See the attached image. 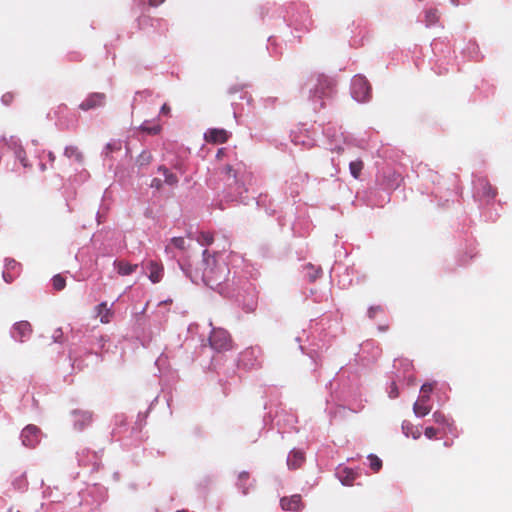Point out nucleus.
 I'll list each match as a JSON object with an SVG mask.
<instances>
[{
  "label": "nucleus",
  "instance_id": "obj_12",
  "mask_svg": "<svg viewBox=\"0 0 512 512\" xmlns=\"http://www.w3.org/2000/svg\"><path fill=\"white\" fill-rule=\"evenodd\" d=\"M430 400L429 395H421L419 399L413 405V411L416 416L424 417L431 411V406L428 404Z\"/></svg>",
  "mask_w": 512,
  "mask_h": 512
},
{
  "label": "nucleus",
  "instance_id": "obj_15",
  "mask_svg": "<svg viewBox=\"0 0 512 512\" xmlns=\"http://www.w3.org/2000/svg\"><path fill=\"white\" fill-rule=\"evenodd\" d=\"M305 461L304 453L299 450L290 452L287 458V465L290 469L295 470L301 467Z\"/></svg>",
  "mask_w": 512,
  "mask_h": 512
},
{
  "label": "nucleus",
  "instance_id": "obj_37",
  "mask_svg": "<svg viewBox=\"0 0 512 512\" xmlns=\"http://www.w3.org/2000/svg\"><path fill=\"white\" fill-rule=\"evenodd\" d=\"M438 433V430L435 429L434 427H427L424 431V434L425 436L428 438V439H433L436 437Z\"/></svg>",
  "mask_w": 512,
  "mask_h": 512
},
{
  "label": "nucleus",
  "instance_id": "obj_26",
  "mask_svg": "<svg viewBox=\"0 0 512 512\" xmlns=\"http://www.w3.org/2000/svg\"><path fill=\"white\" fill-rule=\"evenodd\" d=\"M364 164L361 160L352 161L349 164L350 173L354 178H359Z\"/></svg>",
  "mask_w": 512,
  "mask_h": 512
},
{
  "label": "nucleus",
  "instance_id": "obj_35",
  "mask_svg": "<svg viewBox=\"0 0 512 512\" xmlns=\"http://www.w3.org/2000/svg\"><path fill=\"white\" fill-rule=\"evenodd\" d=\"M228 178L232 177L233 179H236V171L231 165H226L223 168L222 171Z\"/></svg>",
  "mask_w": 512,
  "mask_h": 512
},
{
  "label": "nucleus",
  "instance_id": "obj_22",
  "mask_svg": "<svg viewBox=\"0 0 512 512\" xmlns=\"http://www.w3.org/2000/svg\"><path fill=\"white\" fill-rule=\"evenodd\" d=\"M158 171L163 173L165 177V183L168 185L174 186L178 183V177L170 172L165 166H159Z\"/></svg>",
  "mask_w": 512,
  "mask_h": 512
},
{
  "label": "nucleus",
  "instance_id": "obj_29",
  "mask_svg": "<svg viewBox=\"0 0 512 512\" xmlns=\"http://www.w3.org/2000/svg\"><path fill=\"white\" fill-rule=\"evenodd\" d=\"M197 241L201 244V245H211L214 241V236L212 233L210 232H201L199 234V236L197 237Z\"/></svg>",
  "mask_w": 512,
  "mask_h": 512
},
{
  "label": "nucleus",
  "instance_id": "obj_19",
  "mask_svg": "<svg viewBox=\"0 0 512 512\" xmlns=\"http://www.w3.org/2000/svg\"><path fill=\"white\" fill-rule=\"evenodd\" d=\"M236 485L239 489H241L243 495H247L249 493L250 487L252 486L250 481V474L246 471L239 473Z\"/></svg>",
  "mask_w": 512,
  "mask_h": 512
},
{
  "label": "nucleus",
  "instance_id": "obj_32",
  "mask_svg": "<svg viewBox=\"0 0 512 512\" xmlns=\"http://www.w3.org/2000/svg\"><path fill=\"white\" fill-rule=\"evenodd\" d=\"M152 161V154L149 151H143L137 158L140 166L148 165Z\"/></svg>",
  "mask_w": 512,
  "mask_h": 512
},
{
  "label": "nucleus",
  "instance_id": "obj_47",
  "mask_svg": "<svg viewBox=\"0 0 512 512\" xmlns=\"http://www.w3.org/2000/svg\"><path fill=\"white\" fill-rule=\"evenodd\" d=\"M301 177H302V180H303V181H306V180H308L309 175H308L307 173H305V174H303Z\"/></svg>",
  "mask_w": 512,
  "mask_h": 512
},
{
  "label": "nucleus",
  "instance_id": "obj_21",
  "mask_svg": "<svg viewBox=\"0 0 512 512\" xmlns=\"http://www.w3.org/2000/svg\"><path fill=\"white\" fill-rule=\"evenodd\" d=\"M188 244L186 243L185 239L183 237H173L170 240V243L166 246L165 251L166 253H171L172 249H178L180 251H185L188 248Z\"/></svg>",
  "mask_w": 512,
  "mask_h": 512
},
{
  "label": "nucleus",
  "instance_id": "obj_10",
  "mask_svg": "<svg viewBox=\"0 0 512 512\" xmlns=\"http://www.w3.org/2000/svg\"><path fill=\"white\" fill-rule=\"evenodd\" d=\"M105 99L106 96L104 93H92L79 105V108L87 111L101 107L104 105Z\"/></svg>",
  "mask_w": 512,
  "mask_h": 512
},
{
  "label": "nucleus",
  "instance_id": "obj_24",
  "mask_svg": "<svg viewBox=\"0 0 512 512\" xmlns=\"http://www.w3.org/2000/svg\"><path fill=\"white\" fill-rule=\"evenodd\" d=\"M68 158H74L78 162L83 161V155L76 146H68L64 152Z\"/></svg>",
  "mask_w": 512,
  "mask_h": 512
},
{
  "label": "nucleus",
  "instance_id": "obj_41",
  "mask_svg": "<svg viewBox=\"0 0 512 512\" xmlns=\"http://www.w3.org/2000/svg\"><path fill=\"white\" fill-rule=\"evenodd\" d=\"M62 331L61 329H57L53 334V338L55 342H62Z\"/></svg>",
  "mask_w": 512,
  "mask_h": 512
},
{
  "label": "nucleus",
  "instance_id": "obj_48",
  "mask_svg": "<svg viewBox=\"0 0 512 512\" xmlns=\"http://www.w3.org/2000/svg\"><path fill=\"white\" fill-rule=\"evenodd\" d=\"M176 512H188L187 510H177Z\"/></svg>",
  "mask_w": 512,
  "mask_h": 512
},
{
  "label": "nucleus",
  "instance_id": "obj_27",
  "mask_svg": "<svg viewBox=\"0 0 512 512\" xmlns=\"http://www.w3.org/2000/svg\"><path fill=\"white\" fill-rule=\"evenodd\" d=\"M402 429L406 436L412 435V437L414 439H418L421 435V433L418 429L416 431H414L413 425L409 422H404L402 424Z\"/></svg>",
  "mask_w": 512,
  "mask_h": 512
},
{
  "label": "nucleus",
  "instance_id": "obj_6",
  "mask_svg": "<svg viewBox=\"0 0 512 512\" xmlns=\"http://www.w3.org/2000/svg\"><path fill=\"white\" fill-rule=\"evenodd\" d=\"M21 274V264L12 258L5 260V269L2 273L6 283H12Z\"/></svg>",
  "mask_w": 512,
  "mask_h": 512
},
{
  "label": "nucleus",
  "instance_id": "obj_9",
  "mask_svg": "<svg viewBox=\"0 0 512 512\" xmlns=\"http://www.w3.org/2000/svg\"><path fill=\"white\" fill-rule=\"evenodd\" d=\"M280 506L285 511H300L303 509L304 504L299 494L292 495L290 497H283L280 499Z\"/></svg>",
  "mask_w": 512,
  "mask_h": 512
},
{
  "label": "nucleus",
  "instance_id": "obj_33",
  "mask_svg": "<svg viewBox=\"0 0 512 512\" xmlns=\"http://www.w3.org/2000/svg\"><path fill=\"white\" fill-rule=\"evenodd\" d=\"M432 417H433V420L435 423H438V424H447L448 423L447 417L440 411L434 412Z\"/></svg>",
  "mask_w": 512,
  "mask_h": 512
},
{
  "label": "nucleus",
  "instance_id": "obj_5",
  "mask_svg": "<svg viewBox=\"0 0 512 512\" xmlns=\"http://www.w3.org/2000/svg\"><path fill=\"white\" fill-rule=\"evenodd\" d=\"M334 82L328 77L321 75L318 77V83L313 90V97L324 98L330 97L334 90Z\"/></svg>",
  "mask_w": 512,
  "mask_h": 512
},
{
  "label": "nucleus",
  "instance_id": "obj_1",
  "mask_svg": "<svg viewBox=\"0 0 512 512\" xmlns=\"http://www.w3.org/2000/svg\"><path fill=\"white\" fill-rule=\"evenodd\" d=\"M203 266L202 279L204 283L222 294L224 292L223 284L227 281L230 272L228 265L224 262L219 263L215 255L204 250Z\"/></svg>",
  "mask_w": 512,
  "mask_h": 512
},
{
  "label": "nucleus",
  "instance_id": "obj_46",
  "mask_svg": "<svg viewBox=\"0 0 512 512\" xmlns=\"http://www.w3.org/2000/svg\"><path fill=\"white\" fill-rule=\"evenodd\" d=\"M224 153H225V149L224 148H220L217 151L216 158L219 159V160L222 159V157L224 156Z\"/></svg>",
  "mask_w": 512,
  "mask_h": 512
},
{
  "label": "nucleus",
  "instance_id": "obj_18",
  "mask_svg": "<svg viewBox=\"0 0 512 512\" xmlns=\"http://www.w3.org/2000/svg\"><path fill=\"white\" fill-rule=\"evenodd\" d=\"M97 316L100 318V322L107 324L113 317V311L108 307L107 302H102L96 306Z\"/></svg>",
  "mask_w": 512,
  "mask_h": 512
},
{
  "label": "nucleus",
  "instance_id": "obj_11",
  "mask_svg": "<svg viewBox=\"0 0 512 512\" xmlns=\"http://www.w3.org/2000/svg\"><path fill=\"white\" fill-rule=\"evenodd\" d=\"M72 414L74 416V426L78 430H83L92 423L93 416L89 411L74 410Z\"/></svg>",
  "mask_w": 512,
  "mask_h": 512
},
{
  "label": "nucleus",
  "instance_id": "obj_2",
  "mask_svg": "<svg viewBox=\"0 0 512 512\" xmlns=\"http://www.w3.org/2000/svg\"><path fill=\"white\" fill-rule=\"evenodd\" d=\"M211 348L218 352L227 351L232 348L230 334L222 328H214L209 337Z\"/></svg>",
  "mask_w": 512,
  "mask_h": 512
},
{
  "label": "nucleus",
  "instance_id": "obj_7",
  "mask_svg": "<svg viewBox=\"0 0 512 512\" xmlns=\"http://www.w3.org/2000/svg\"><path fill=\"white\" fill-rule=\"evenodd\" d=\"M32 334V326L28 321H19L14 324L12 336L14 339L24 342Z\"/></svg>",
  "mask_w": 512,
  "mask_h": 512
},
{
  "label": "nucleus",
  "instance_id": "obj_25",
  "mask_svg": "<svg viewBox=\"0 0 512 512\" xmlns=\"http://www.w3.org/2000/svg\"><path fill=\"white\" fill-rule=\"evenodd\" d=\"M305 270L307 273V276L311 282L315 281L317 278L320 277L322 270L321 268H316L312 264L305 265Z\"/></svg>",
  "mask_w": 512,
  "mask_h": 512
},
{
  "label": "nucleus",
  "instance_id": "obj_30",
  "mask_svg": "<svg viewBox=\"0 0 512 512\" xmlns=\"http://www.w3.org/2000/svg\"><path fill=\"white\" fill-rule=\"evenodd\" d=\"M139 129L142 131V132H145L149 135H157L160 133L161 131V126L159 124H156V125H153V126H148L146 123H143Z\"/></svg>",
  "mask_w": 512,
  "mask_h": 512
},
{
  "label": "nucleus",
  "instance_id": "obj_43",
  "mask_svg": "<svg viewBox=\"0 0 512 512\" xmlns=\"http://www.w3.org/2000/svg\"><path fill=\"white\" fill-rule=\"evenodd\" d=\"M171 109H170V106L168 104H163L162 107H161V113L164 114V115H168L170 113Z\"/></svg>",
  "mask_w": 512,
  "mask_h": 512
},
{
  "label": "nucleus",
  "instance_id": "obj_13",
  "mask_svg": "<svg viewBox=\"0 0 512 512\" xmlns=\"http://www.w3.org/2000/svg\"><path fill=\"white\" fill-rule=\"evenodd\" d=\"M477 192L483 197L493 199L497 195V191L492 185L484 178L477 181Z\"/></svg>",
  "mask_w": 512,
  "mask_h": 512
},
{
  "label": "nucleus",
  "instance_id": "obj_3",
  "mask_svg": "<svg viewBox=\"0 0 512 512\" xmlns=\"http://www.w3.org/2000/svg\"><path fill=\"white\" fill-rule=\"evenodd\" d=\"M351 93L358 102H365L371 97V86L367 79L357 75L353 77L351 85Z\"/></svg>",
  "mask_w": 512,
  "mask_h": 512
},
{
  "label": "nucleus",
  "instance_id": "obj_39",
  "mask_svg": "<svg viewBox=\"0 0 512 512\" xmlns=\"http://www.w3.org/2000/svg\"><path fill=\"white\" fill-rule=\"evenodd\" d=\"M398 395H399V391H398L397 385H396V383L393 382L391 384L389 396H390V398H396V397H398Z\"/></svg>",
  "mask_w": 512,
  "mask_h": 512
},
{
  "label": "nucleus",
  "instance_id": "obj_28",
  "mask_svg": "<svg viewBox=\"0 0 512 512\" xmlns=\"http://www.w3.org/2000/svg\"><path fill=\"white\" fill-rule=\"evenodd\" d=\"M52 285L56 291H61L66 286V279L61 274H57L52 278Z\"/></svg>",
  "mask_w": 512,
  "mask_h": 512
},
{
  "label": "nucleus",
  "instance_id": "obj_16",
  "mask_svg": "<svg viewBox=\"0 0 512 512\" xmlns=\"http://www.w3.org/2000/svg\"><path fill=\"white\" fill-rule=\"evenodd\" d=\"M18 142H19L18 140H15V139L12 138L10 140V142H9V147L11 149H13V151L15 153V156L17 157V159H19L21 164L24 167H28L29 164H28V159H27L26 151L24 150V148Z\"/></svg>",
  "mask_w": 512,
  "mask_h": 512
},
{
  "label": "nucleus",
  "instance_id": "obj_17",
  "mask_svg": "<svg viewBox=\"0 0 512 512\" xmlns=\"http://www.w3.org/2000/svg\"><path fill=\"white\" fill-rule=\"evenodd\" d=\"M114 267L117 270V273L121 276H127L132 274L138 268L137 264H130L123 260H115Z\"/></svg>",
  "mask_w": 512,
  "mask_h": 512
},
{
  "label": "nucleus",
  "instance_id": "obj_36",
  "mask_svg": "<svg viewBox=\"0 0 512 512\" xmlns=\"http://www.w3.org/2000/svg\"><path fill=\"white\" fill-rule=\"evenodd\" d=\"M434 389V385L431 384V383H424L422 386H421V395H429L430 396V393L433 391Z\"/></svg>",
  "mask_w": 512,
  "mask_h": 512
},
{
  "label": "nucleus",
  "instance_id": "obj_34",
  "mask_svg": "<svg viewBox=\"0 0 512 512\" xmlns=\"http://www.w3.org/2000/svg\"><path fill=\"white\" fill-rule=\"evenodd\" d=\"M1 101L4 105L9 106L14 101V94L11 92L3 94Z\"/></svg>",
  "mask_w": 512,
  "mask_h": 512
},
{
  "label": "nucleus",
  "instance_id": "obj_38",
  "mask_svg": "<svg viewBox=\"0 0 512 512\" xmlns=\"http://www.w3.org/2000/svg\"><path fill=\"white\" fill-rule=\"evenodd\" d=\"M379 312H383L382 307L381 306H373V307H370V309L368 310V315L370 318H374L376 316V314Z\"/></svg>",
  "mask_w": 512,
  "mask_h": 512
},
{
  "label": "nucleus",
  "instance_id": "obj_4",
  "mask_svg": "<svg viewBox=\"0 0 512 512\" xmlns=\"http://www.w3.org/2000/svg\"><path fill=\"white\" fill-rule=\"evenodd\" d=\"M41 439V430L35 425H27L21 432V440L24 446L34 448Z\"/></svg>",
  "mask_w": 512,
  "mask_h": 512
},
{
  "label": "nucleus",
  "instance_id": "obj_45",
  "mask_svg": "<svg viewBox=\"0 0 512 512\" xmlns=\"http://www.w3.org/2000/svg\"><path fill=\"white\" fill-rule=\"evenodd\" d=\"M164 1L165 0H149V4L151 6H158V5L162 4V3H164Z\"/></svg>",
  "mask_w": 512,
  "mask_h": 512
},
{
  "label": "nucleus",
  "instance_id": "obj_42",
  "mask_svg": "<svg viewBox=\"0 0 512 512\" xmlns=\"http://www.w3.org/2000/svg\"><path fill=\"white\" fill-rule=\"evenodd\" d=\"M161 186H162V182H161V180H159V179H157V178H155V179H153V180H152V182H151V187H155V188H157V189H160V188H161Z\"/></svg>",
  "mask_w": 512,
  "mask_h": 512
},
{
  "label": "nucleus",
  "instance_id": "obj_31",
  "mask_svg": "<svg viewBox=\"0 0 512 512\" xmlns=\"http://www.w3.org/2000/svg\"><path fill=\"white\" fill-rule=\"evenodd\" d=\"M368 460L370 462V468L374 471V472H378L381 468H382V461L380 458H378L376 455L374 454H370L368 456Z\"/></svg>",
  "mask_w": 512,
  "mask_h": 512
},
{
  "label": "nucleus",
  "instance_id": "obj_8",
  "mask_svg": "<svg viewBox=\"0 0 512 512\" xmlns=\"http://www.w3.org/2000/svg\"><path fill=\"white\" fill-rule=\"evenodd\" d=\"M204 139L208 143L222 144L229 139V133L225 129L212 128L204 134Z\"/></svg>",
  "mask_w": 512,
  "mask_h": 512
},
{
  "label": "nucleus",
  "instance_id": "obj_40",
  "mask_svg": "<svg viewBox=\"0 0 512 512\" xmlns=\"http://www.w3.org/2000/svg\"><path fill=\"white\" fill-rule=\"evenodd\" d=\"M253 350L251 349H248L246 351H244L242 354H241V359H240V362H242L245 366L247 365V363H245V358L247 357H252L253 356Z\"/></svg>",
  "mask_w": 512,
  "mask_h": 512
},
{
  "label": "nucleus",
  "instance_id": "obj_23",
  "mask_svg": "<svg viewBox=\"0 0 512 512\" xmlns=\"http://www.w3.org/2000/svg\"><path fill=\"white\" fill-rule=\"evenodd\" d=\"M439 12L437 9H429L425 14V23L427 26H432L438 23L439 21Z\"/></svg>",
  "mask_w": 512,
  "mask_h": 512
},
{
  "label": "nucleus",
  "instance_id": "obj_14",
  "mask_svg": "<svg viewBox=\"0 0 512 512\" xmlns=\"http://www.w3.org/2000/svg\"><path fill=\"white\" fill-rule=\"evenodd\" d=\"M147 269L149 271V279L153 283H158L161 281L163 277V265L160 263H157L155 261H150L148 263Z\"/></svg>",
  "mask_w": 512,
  "mask_h": 512
},
{
  "label": "nucleus",
  "instance_id": "obj_20",
  "mask_svg": "<svg viewBox=\"0 0 512 512\" xmlns=\"http://www.w3.org/2000/svg\"><path fill=\"white\" fill-rule=\"evenodd\" d=\"M337 475L342 484L347 486L352 485L353 481L356 478V473L352 469L347 467L338 469Z\"/></svg>",
  "mask_w": 512,
  "mask_h": 512
},
{
  "label": "nucleus",
  "instance_id": "obj_44",
  "mask_svg": "<svg viewBox=\"0 0 512 512\" xmlns=\"http://www.w3.org/2000/svg\"><path fill=\"white\" fill-rule=\"evenodd\" d=\"M106 149H107V151L118 150V149H120V146H116L114 144H110L109 143V144L106 145Z\"/></svg>",
  "mask_w": 512,
  "mask_h": 512
}]
</instances>
